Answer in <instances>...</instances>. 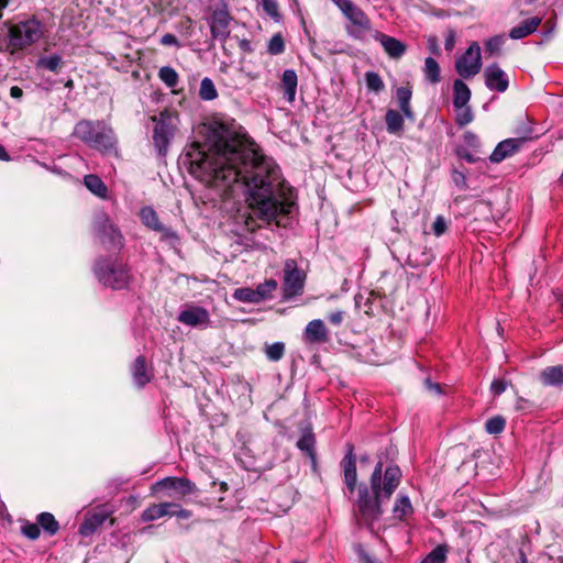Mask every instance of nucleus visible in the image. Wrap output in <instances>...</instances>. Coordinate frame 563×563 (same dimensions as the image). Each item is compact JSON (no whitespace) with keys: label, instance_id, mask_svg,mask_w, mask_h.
Instances as JSON below:
<instances>
[{"label":"nucleus","instance_id":"nucleus-29","mask_svg":"<svg viewBox=\"0 0 563 563\" xmlns=\"http://www.w3.org/2000/svg\"><path fill=\"white\" fill-rule=\"evenodd\" d=\"M393 514L398 520H405L413 514V507L407 495H398L393 507Z\"/></svg>","mask_w":563,"mask_h":563},{"label":"nucleus","instance_id":"nucleus-14","mask_svg":"<svg viewBox=\"0 0 563 563\" xmlns=\"http://www.w3.org/2000/svg\"><path fill=\"white\" fill-rule=\"evenodd\" d=\"M484 79L486 87L492 91L505 92L508 89L509 78L497 64L485 68Z\"/></svg>","mask_w":563,"mask_h":563},{"label":"nucleus","instance_id":"nucleus-4","mask_svg":"<svg viewBox=\"0 0 563 563\" xmlns=\"http://www.w3.org/2000/svg\"><path fill=\"white\" fill-rule=\"evenodd\" d=\"M93 227L100 243L108 251H120L124 239L120 230L112 223L107 213L100 211L95 216Z\"/></svg>","mask_w":563,"mask_h":563},{"label":"nucleus","instance_id":"nucleus-47","mask_svg":"<svg viewBox=\"0 0 563 563\" xmlns=\"http://www.w3.org/2000/svg\"><path fill=\"white\" fill-rule=\"evenodd\" d=\"M261 4L264 11L273 19H277L278 14V5L276 0H261Z\"/></svg>","mask_w":563,"mask_h":563},{"label":"nucleus","instance_id":"nucleus-39","mask_svg":"<svg viewBox=\"0 0 563 563\" xmlns=\"http://www.w3.org/2000/svg\"><path fill=\"white\" fill-rule=\"evenodd\" d=\"M277 289V282L275 279H268L257 285L255 291L260 301H263L272 296V292Z\"/></svg>","mask_w":563,"mask_h":563},{"label":"nucleus","instance_id":"nucleus-44","mask_svg":"<svg viewBox=\"0 0 563 563\" xmlns=\"http://www.w3.org/2000/svg\"><path fill=\"white\" fill-rule=\"evenodd\" d=\"M267 51L272 55H279L285 51V42L282 34L277 33L268 42Z\"/></svg>","mask_w":563,"mask_h":563},{"label":"nucleus","instance_id":"nucleus-36","mask_svg":"<svg viewBox=\"0 0 563 563\" xmlns=\"http://www.w3.org/2000/svg\"><path fill=\"white\" fill-rule=\"evenodd\" d=\"M199 96L202 100L211 101L218 97L213 81L206 77L200 82Z\"/></svg>","mask_w":563,"mask_h":563},{"label":"nucleus","instance_id":"nucleus-15","mask_svg":"<svg viewBox=\"0 0 563 563\" xmlns=\"http://www.w3.org/2000/svg\"><path fill=\"white\" fill-rule=\"evenodd\" d=\"M353 451V445L347 444V452L341 461V467L343 470L344 475V483L351 493L355 490L357 485L356 456Z\"/></svg>","mask_w":563,"mask_h":563},{"label":"nucleus","instance_id":"nucleus-35","mask_svg":"<svg viewBox=\"0 0 563 563\" xmlns=\"http://www.w3.org/2000/svg\"><path fill=\"white\" fill-rule=\"evenodd\" d=\"M158 77L168 88H175L179 81L177 71L169 66L162 67L158 71Z\"/></svg>","mask_w":563,"mask_h":563},{"label":"nucleus","instance_id":"nucleus-6","mask_svg":"<svg viewBox=\"0 0 563 563\" xmlns=\"http://www.w3.org/2000/svg\"><path fill=\"white\" fill-rule=\"evenodd\" d=\"M41 36V24L33 19L9 27V43L13 49H22L35 43Z\"/></svg>","mask_w":563,"mask_h":563},{"label":"nucleus","instance_id":"nucleus-32","mask_svg":"<svg viewBox=\"0 0 563 563\" xmlns=\"http://www.w3.org/2000/svg\"><path fill=\"white\" fill-rule=\"evenodd\" d=\"M38 526L49 536H54L59 530V523L51 512H41L37 516Z\"/></svg>","mask_w":563,"mask_h":563},{"label":"nucleus","instance_id":"nucleus-25","mask_svg":"<svg viewBox=\"0 0 563 563\" xmlns=\"http://www.w3.org/2000/svg\"><path fill=\"white\" fill-rule=\"evenodd\" d=\"M301 435L299 440L297 441V448L305 452L308 456L314 460L316 452H314V444H316V438L312 432V428L310 426H306L300 429Z\"/></svg>","mask_w":563,"mask_h":563},{"label":"nucleus","instance_id":"nucleus-58","mask_svg":"<svg viewBox=\"0 0 563 563\" xmlns=\"http://www.w3.org/2000/svg\"><path fill=\"white\" fill-rule=\"evenodd\" d=\"M161 43L166 46L174 45V46L180 47V43H179L178 38L172 33L164 34L161 38Z\"/></svg>","mask_w":563,"mask_h":563},{"label":"nucleus","instance_id":"nucleus-21","mask_svg":"<svg viewBox=\"0 0 563 563\" xmlns=\"http://www.w3.org/2000/svg\"><path fill=\"white\" fill-rule=\"evenodd\" d=\"M101 122L102 121L81 120L75 125L74 135L90 146Z\"/></svg>","mask_w":563,"mask_h":563},{"label":"nucleus","instance_id":"nucleus-26","mask_svg":"<svg viewBox=\"0 0 563 563\" xmlns=\"http://www.w3.org/2000/svg\"><path fill=\"white\" fill-rule=\"evenodd\" d=\"M471 99V90L462 79H455L453 82V106L456 109L466 107Z\"/></svg>","mask_w":563,"mask_h":563},{"label":"nucleus","instance_id":"nucleus-2","mask_svg":"<svg viewBox=\"0 0 563 563\" xmlns=\"http://www.w3.org/2000/svg\"><path fill=\"white\" fill-rule=\"evenodd\" d=\"M402 474L397 465H389L383 471V462L378 461L369 478V485L357 486V521L373 530V525L383 515L386 504L400 484Z\"/></svg>","mask_w":563,"mask_h":563},{"label":"nucleus","instance_id":"nucleus-37","mask_svg":"<svg viewBox=\"0 0 563 563\" xmlns=\"http://www.w3.org/2000/svg\"><path fill=\"white\" fill-rule=\"evenodd\" d=\"M233 297L242 302L257 303L261 302L255 289L243 287L234 290Z\"/></svg>","mask_w":563,"mask_h":563},{"label":"nucleus","instance_id":"nucleus-43","mask_svg":"<svg viewBox=\"0 0 563 563\" xmlns=\"http://www.w3.org/2000/svg\"><path fill=\"white\" fill-rule=\"evenodd\" d=\"M285 353V344L283 342H275L266 346V356L269 361H279Z\"/></svg>","mask_w":563,"mask_h":563},{"label":"nucleus","instance_id":"nucleus-24","mask_svg":"<svg viewBox=\"0 0 563 563\" xmlns=\"http://www.w3.org/2000/svg\"><path fill=\"white\" fill-rule=\"evenodd\" d=\"M541 21H542V19L538 18V16L525 20L520 24H518L517 26H514L510 30L509 36L512 40L523 38V37L530 35L531 33L536 32L538 26L541 24Z\"/></svg>","mask_w":563,"mask_h":563},{"label":"nucleus","instance_id":"nucleus-51","mask_svg":"<svg viewBox=\"0 0 563 563\" xmlns=\"http://www.w3.org/2000/svg\"><path fill=\"white\" fill-rule=\"evenodd\" d=\"M424 387L432 395L440 396L443 394L442 386L439 383L432 382L430 378L424 379Z\"/></svg>","mask_w":563,"mask_h":563},{"label":"nucleus","instance_id":"nucleus-1","mask_svg":"<svg viewBox=\"0 0 563 563\" xmlns=\"http://www.w3.org/2000/svg\"><path fill=\"white\" fill-rule=\"evenodd\" d=\"M184 164L194 177L228 198H243L252 216L263 222L285 227L295 208L294 189L279 166L233 120L210 122L205 143H192Z\"/></svg>","mask_w":563,"mask_h":563},{"label":"nucleus","instance_id":"nucleus-56","mask_svg":"<svg viewBox=\"0 0 563 563\" xmlns=\"http://www.w3.org/2000/svg\"><path fill=\"white\" fill-rule=\"evenodd\" d=\"M191 515L192 514L190 510L184 509L179 505H178V508H173V509H170V512H169V517L175 516L179 519H189L191 517Z\"/></svg>","mask_w":563,"mask_h":563},{"label":"nucleus","instance_id":"nucleus-60","mask_svg":"<svg viewBox=\"0 0 563 563\" xmlns=\"http://www.w3.org/2000/svg\"><path fill=\"white\" fill-rule=\"evenodd\" d=\"M455 45V32L453 30H449L448 35L444 41V46L446 51H452Z\"/></svg>","mask_w":563,"mask_h":563},{"label":"nucleus","instance_id":"nucleus-41","mask_svg":"<svg viewBox=\"0 0 563 563\" xmlns=\"http://www.w3.org/2000/svg\"><path fill=\"white\" fill-rule=\"evenodd\" d=\"M505 42H506L505 35H503V34L495 35L486 41L485 49L490 55H499Z\"/></svg>","mask_w":563,"mask_h":563},{"label":"nucleus","instance_id":"nucleus-45","mask_svg":"<svg viewBox=\"0 0 563 563\" xmlns=\"http://www.w3.org/2000/svg\"><path fill=\"white\" fill-rule=\"evenodd\" d=\"M22 533L29 538L30 540H36L40 537V526L38 523L25 522L21 527Z\"/></svg>","mask_w":563,"mask_h":563},{"label":"nucleus","instance_id":"nucleus-7","mask_svg":"<svg viewBox=\"0 0 563 563\" xmlns=\"http://www.w3.org/2000/svg\"><path fill=\"white\" fill-rule=\"evenodd\" d=\"M231 21L232 16L225 7L213 10L211 15L207 19L210 27L211 40L212 42L218 41L221 43L224 54H228L225 41L231 33Z\"/></svg>","mask_w":563,"mask_h":563},{"label":"nucleus","instance_id":"nucleus-55","mask_svg":"<svg viewBox=\"0 0 563 563\" xmlns=\"http://www.w3.org/2000/svg\"><path fill=\"white\" fill-rule=\"evenodd\" d=\"M427 46H428V49L434 54V55H440L441 54V49H440V46H439V41L437 38V36L434 35H430L427 40Z\"/></svg>","mask_w":563,"mask_h":563},{"label":"nucleus","instance_id":"nucleus-62","mask_svg":"<svg viewBox=\"0 0 563 563\" xmlns=\"http://www.w3.org/2000/svg\"><path fill=\"white\" fill-rule=\"evenodd\" d=\"M339 9L344 13L347 9H350L354 3L351 0H332Z\"/></svg>","mask_w":563,"mask_h":563},{"label":"nucleus","instance_id":"nucleus-28","mask_svg":"<svg viewBox=\"0 0 563 563\" xmlns=\"http://www.w3.org/2000/svg\"><path fill=\"white\" fill-rule=\"evenodd\" d=\"M298 84V77L294 69H286L282 76V87L284 90V97L292 102L296 96V89Z\"/></svg>","mask_w":563,"mask_h":563},{"label":"nucleus","instance_id":"nucleus-42","mask_svg":"<svg viewBox=\"0 0 563 563\" xmlns=\"http://www.w3.org/2000/svg\"><path fill=\"white\" fill-rule=\"evenodd\" d=\"M505 426V418L501 416H495L486 421L485 429L489 434H499L504 431Z\"/></svg>","mask_w":563,"mask_h":563},{"label":"nucleus","instance_id":"nucleus-23","mask_svg":"<svg viewBox=\"0 0 563 563\" xmlns=\"http://www.w3.org/2000/svg\"><path fill=\"white\" fill-rule=\"evenodd\" d=\"M178 508V504L175 503H161L148 506L142 512V521L150 522L157 520L162 517L169 516L170 509Z\"/></svg>","mask_w":563,"mask_h":563},{"label":"nucleus","instance_id":"nucleus-63","mask_svg":"<svg viewBox=\"0 0 563 563\" xmlns=\"http://www.w3.org/2000/svg\"><path fill=\"white\" fill-rule=\"evenodd\" d=\"M10 96L14 99H21L23 96V90L19 86H12L10 88Z\"/></svg>","mask_w":563,"mask_h":563},{"label":"nucleus","instance_id":"nucleus-5","mask_svg":"<svg viewBox=\"0 0 563 563\" xmlns=\"http://www.w3.org/2000/svg\"><path fill=\"white\" fill-rule=\"evenodd\" d=\"M153 120L156 122L153 135L154 145L159 155H165L169 142L175 134L178 115L175 112L165 110L157 118H153Z\"/></svg>","mask_w":563,"mask_h":563},{"label":"nucleus","instance_id":"nucleus-10","mask_svg":"<svg viewBox=\"0 0 563 563\" xmlns=\"http://www.w3.org/2000/svg\"><path fill=\"white\" fill-rule=\"evenodd\" d=\"M305 284V274L298 268L294 258H288L284 264L283 291L286 299L301 292Z\"/></svg>","mask_w":563,"mask_h":563},{"label":"nucleus","instance_id":"nucleus-3","mask_svg":"<svg viewBox=\"0 0 563 563\" xmlns=\"http://www.w3.org/2000/svg\"><path fill=\"white\" fill-rule=\"evenodd\" d=\"M93 273L99 283L112 289H124L132 279L128 265L111 257H99L93 265Z\"/></svg>","mask_w":563,"mask_h":563},{"label":"nucleus","instance_id":"nucleus-12","mask_svg":"<svg viewBox=\"0 0 563 563\" xmlns=\"http://www.w3.org/2000/svg\"><path fill=\"white\" fill-rule=\"evenodd\" d=\"M531 139L532 136L527 134L499 142L489 156L490 162L500 163L505 158L517 153Z\"/></svg>","mask_w":563,"mask_h":563},{"label":"nucleus","instance_id":"nucleus-48","mask_svg":"<svg viewBox=\"0 0 563 563\" xmlns=\"http://www.w3.org/2000/svg\"><path fill=\"white\" fill-rule=\"evenodd\" d=\"M432 231L437 236L442 235L446 231V221L444 217L438 216L432 224Z\"/></svg>","mask_w":563,"mask_h":563},{"label":"nucleus","instance_id":"nucleus-53","mask_svg":"<svg viewBox=\"0 0 563 563\" xmlns=\"http://www.w3.org/2000/svg\"><path fill=\"white\" fill-rule=\"evenodd\" d=\"M507 385L504 379H495L490 385V390L495 396H499L506 390Z\"/></svg>","mask_w":563,"mask_h":563},{"label":"nucleus","instance_id":"nucleus-54","mask_svg":"<svg viewBox=\"0 0 563 563\" xmlns=\"http://www.w3.org/2000/svg\"><path fill=\"white\" fill-rule=\"evenodd\" d=\"M464 142L467 146L472 148H477L479 146V140L476 134L471 131L464 133Z\"/></svg>","mask_w":563,"mask_h":563},{"label":"nucleus","instance_id":"nucleus-64","mask_svg":"<svg viewBox=\"0 0 563 563\" xmlns=\"http://www.w3.org/2000/svg\"><path fill=\"white\" fill-rule=\"evenodd\" d=\"M239 46L240 48L244 52V53H252L253 52V48H252V45H251V42L249 40H241L240 43H239Z\"/></svg>","mask_w":563,"mask_h":563},{"label":"nucleus","instance_id":"nucleus-52","mask_svg":"<svg viewBox=\"0 0 563 563\" xmlns=\"http://www.w3.org/2000/svg\"><path fill=\"white\" fill-rule=\"evenodd\" d=\"M456 155L465 159L467 163H476L479 161V157L475 156L474 154L470 153L465 147H457L456 148Z\"/></svg>","mask_w":563,"mask_h":563},{"label":"nucleus","instance_id":"nucleus-17","mask_svg":"<svg viewBox=\"0 0 563 563\" xmlns=\"http://www.w3.org/2000/svg\"><path fill=\"white\" fill-rule=\"evenodd\" d=\"M373 37L382 44L386 54L391 58H400L406 52V45L396 37L386 35L379 31H373Z\"/></svg>","mask_w":563,"mask_h":563},{"label":"nucleus","instance_id":"nucleus-30","mask_svg":"<svg viewBox=\"0 0 563 563\" xmlns=\"http://www.w3.org/2000/svg\"><path fill=\"white\" fill-rule=\"evenodd\" d=\"M386 130L389 134L400 135L404 130V117L394 109H388L385 114Z\"/></svg>","mask_w":563,"mask_h":563},{"label":"nucleus","instance_id":"nucleus-46","mask_svg":"<svg viewBox=\"0 0 563 563\" xmlns=\"http://www.w3.org/2000/svg\"><path fill=\"white\" fill-rule=\"evenodd\" d=\"M399 108L410 104L412 91L409 87H399L396 91Z\"/></svg>","mask_w":563,"mask_h":563},{"label":"nucleus","instance_id":"nucleus-57","mask_svg":"<svg viewBox=\"0 0 563 563\" xmlns=\"http://www.w3.org/2000/svg\"><path fill=\"white\" fill-rule=\"evenodd\" d=\"M422 255H423V260L419 262L418 260L412 258V254H409L408 260H407L408 265H410L411 267H418L420 265H428L431 262L430 255L426 254V253H423Z\"/></svg>","mask_w":563,"mask_h":563},{"label":"nucleus","instance_id":"nucleus-13","mask_svg":"<svg viewBox=\"0 0 563 563\" xmlns=\"http://www.w3.org/2000/svg\"><path fill=\"white\" fill-rule=\"evenodd\" d=\"M177 320L185 325L200 327L209 323L210 316L206 308L189 305L179 312Z\"/></svg>","mask_w":563,"mask_h":563},{"label":"nucleus","instance_id":"nucleus-20","mask_svg":"<svg viewBox=\"0 0 563 563\" xmlns=\"http://www.w3.org/2000/svg\"><path fill=\"white\" fill-rule=\"evenodd\" d=\"M108 517L109 514L104 510L88 512L84 521L80 523L78 532L82 537H89L93 534L97 529L104 523Z\"/></svg>","mask_w":563,"mask_h":563},{"label":"nucleus","instance_id":"nucleus-22","mask_svg":"<svg viewBox=\"0 0 563 563\" xmlns=\"http://www.w3.org/2000/svg\"><path fill=\"white\" fill-rule=\"evenodd\" d=\"M539 379L547 387L563 386V364L545 367L540 372Z\"/></svg>","mask_w":563,"mask_h":563},{"label":"nucleus","instance_id":"nucleus-50","mask_svg":"<svg viewBox=\"0 0 563 563\" xmlns=\"http://www.w3.org/2000/svg\"><path fill=\"white\" fill-rule=\"evenodd\" d=\"M473 121V113L470 108H465L456 118V123L464 126Z\"/></svg>","mask_w":563,"mask_h":563},{"label":"nucleus","instance_id":"nucleus-9","mask_svg":"<svg viewBox=\"0 0 563 563\" xmlns=\"http://www.w3.org/2000/svg\"><path fill=\"white\" fill-rule=\"evenodd\" d=\"M343 14L350 21L345 26L349 36L363 41L373 31L371 20L360 7L353 4Z\"/></svg>","mask_w":563,"mask_h":563},{"label":"nucleus","instance_id":"nucleus-33","mask_svg":"<svg viewBox=\"0 0 563 563\" xmlns=\"http://www.w3.org/2000/svg\"><path fill=\"white\" fill-rule=\"evenodd\" d=\"M423 73L426 79L431 84H438L440 77V66L433 57H427L424 59Z\"/></svg>","mask_w":563,"mask_h":563},{"label":"nucleus","instance_id":"nucleus-38","mask_svg":"<svg viewBox=\"0 0 563 563\" xmlns=\"http://www.w3.org/2000/svg\"><path fill=\"white\" fill-rule=\"evenodd\" d=\"M446 553L445 545H438L420 563H445Z\"/></svg>","mask_w":563,"mask_h":563},{"label":"nucleus","instance_id":"nucleus-40","mask_svg":"<svg viewBox=\"0 0 563 563\" xmlns=\"http://www.w3.org/2000/svg\"><path fill=\"white\" fill-rule=\"evenodd\" d=\"M366 86L369 90L378 93L384 90L385 85L378 73L367 71L365 74Z\"/></svg>","mask_w":563,"mask_h":563},{"label":"nucleus","instance_id":"nucleus-8","mask_svg":"<svg viewBox=\"0 0 563 563\" xmlns=\"http://www.w3.org/2000/svg\"><path fill=\"white\" fill-rule=\"evenodd\" d=\"M455 69L457 74L468 79L477 75L482 69L481 46L477 42H472L464 54L456 59Z\"/></svg>","mask_w":563,"mask_h":563},{"label":"nucleus","instance_id":"nucleus-27","mask_svg":"<svg viewBox=\"0 0 563 563\" xmlns=\"http://www.w3.org/2000/svg\"><path fill=\"white\" fill-rule=\"evenodd\" d=\"M140 217L144 225L167 235L168 230L159 222L156 211L152 207H144L140 211Z\"/></svg>","mask_w":563,"mask_h":563},{"label":"nucleus","instance_id":"nucleus-11","mask_svg":"<svg viewBox=\"0 0 563 563\" xmlns=\"http://www.w3.org/2000/svg\"><path fill=\"white\" fill-rule=\"evenodd\" d=\"M156 492H166L169 498L183 499L197 490L195 483L185 477H165L154 485Z\"/></svg>","mask_w":563,"mask_h":563},{"label":"nucleus","instance_id":"nucleus-61","mask_svg":"<svg viewBox=\"0 0 563 563\" xmlns=\"http://www.w3.org/2000/svg\"><path fill=\"white\" fill-rule=\"evenodd\" d=\"M360 563H377L375 559H373L367 552L363 549L358 550Z\"/></svg>","mask_w":563,"mask_h":563},{"label":"nucleus","instance_id":"nucleus-34","mask_svg":"<svg viewBox=\"0 0 563 563\" xmlns=\"http://www.w3.org/2000/svg\"><path fill=\"white\" fill-rule=\"evenodd\" d=\"M63 65V58L58 54H53L49 56H42L36 63L37 68L47 69L49 71L56 73L58 68Z\"/></svg>","mask_w":563,"mask_h":563},{"label":"nucleus","instance_id":"nucleus-49","mask_svg":"<svg viewBox=\"0 0 563 563\" xmlns=\"http://www.w3.org/2000/svg\"><path fill=\"white\" fill-rule=\"evenodd\" d=\"M452 178H453L454 184L457 187H460L461 189H466L467 188L466 176H465L464 172H461V170H457V169H453Z\"/></svg>","mask_w":563,"mask_h":563},{"label":"nucleus","instance_id":"nucleus-18","mask_svg":"<svg viewBox=\"0 0 563 563\" xmlns=\"http://www.w3.org/2000/svg\"><path fill=\"white\" fill-rule=\"evenodd\" d=\"M303 338L311 344L327 343L330 340L329 331L320 319H314L306 325Z\"/></svg>","mask_w":563,"mask_h":563},{"label":"nucleus","instance_id":"nucleus-16","mask_svg":"<svg viewBox=\"0 0 563 563\" xmlns=\"http://www.w3.org/2000/svg\"><path fill=\"white\" fill-rule=\"evenodd\" d=\"M115 144L117 139L112 128L102 121L90 146L98 151L111 152L115 148Z\"/></svg>","mask_w":563,"mask_h":563},{"label":"nucleus","instance_id":"nucleus-59","mask_svg":"<svg viewBox=\"0 0 563 563\" xmlns=\"http://www.w3.org/2000/svg\"><path fill=\"white\" fill-rule=\"evenodd\" d=\"M329 321L334 325H340L344 319V311L336 310L328 316Z\"/></svg>","mask_w":563,"mask_h":563},{"label":"nucleus","instance_id":"nucleus-31","mask_svg":"<svg viewBox=\"0 0 563 563\" xmlns=\"http://www.w3.org/2000/svg\"><path fill=\"white\" fill-rule=\"evenodd\" d=\"M85 186L96 196L106 198L108 188L102 179L97 175H87L84 178Z\"/></svg>","mask_w":563,"mask_h":563},{"label":"nucleus","instance_id":"nucleus-19","mask_svg":"<svg viewBox=\"0 0 563 563\" xmlns=\"http://www.w3.org/2000/svg\"><path fill=\"white\" fill-rule=\"evenodd\" d=\"M131 374L134 384L140 388L148 384L154 376L152 368H148L146 365V360L143 355L135 358L131 367Z\"/></svg>","mask_w":563,"mask_h":563}]
</instances>
